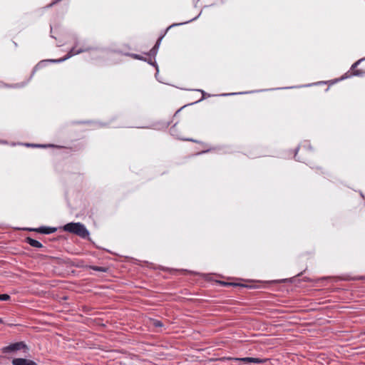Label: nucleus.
I'll list each match as a JSON object with an SVG mask.
<instances>
[{"label": "nucleus", "instance_id": "f257e3e1", "mask_svg": "<svg viewBox=\"0 0 365 365\" xmlns=\"http://www.w3.org/2000/svg\"><path fill=\"white\" fill-rule=\"evenodd\" d=\"M93 50V48L91 47H83V48H76V46H73L68 52V53L63 57V58H59V59H48V60H44V61H41L40 62H38L34 68L33 71H32V73H31V76L35 73V72L43 68L46 63L47 62H52V63H61V62H63L67 59H68L69 58H71V56H75V55H77V54H79V53H83V52H87V51H90Z\"/></svg>", "mask_w": 365, "mask_h": 365}, {"label": "nucleus", "instance_id": "f03ea898", "mask_svg": "<svg viewBox=\"0 0 365 365\" xmlns=\"http://www.w3.org/2000/svg\"><path fill=\"white\" fill-rule=\"evenodd\" d=\"M364 61H365V57L356 61L354 63H353L351 65L350 69L346 73H345L340 78H336V79L331 81L330 84H334V83L341 81L342 80L349 78L351 76H359V77L364 76L365 75V71L356 68L357 66L359 65V63Z\"/></svg>", "mask_w": 365, "mask_h": 365}, {"label": "nucleus", "instance_id": "7ed1b4c3", "mask_svg": "<svg viewBox=\"0 0 365 365\" xmlns=\"http://www.w3.org/2000/svg\"><path fill=\"white\" fill-rule=\"evenodd\" d=\"M63 230L66 232L73 233L83 239L89 235V232L84 225L81 222H70L64 225Z\"/></svg>", "mask_w": 365, "mask_h": 365}, {"label": "nucleus", "instance_id": "20e7f679", "mask_svg": "<svg viewBox=\"0 0 365 365\" xmlns=\"http://www.w3.org/2000/svg\"><path fill=\"white\" fill-rule=\"evenodd\" d=\"M170 133H171L172 135L176 137L177 138H178L180 140H184V141H191V142H193V143H199V144L202 145L203 148L205 150H202V152L197 153L196 155H200V154H202V153H206L210 152L212 150H215L214 148H211L209 145H207V143H205L203 142H201V141H199V140H195V139H192V138H184L182 136V133L178 130V128L176 126V123L173 126H172L170 128Z\"/></svg>", "mask_w": 365, "mask_h": 365}, {"label": "nucleus", "instance_id": "39448f33", "mask_svg": "<svg viewBox=\"0 0 365 365\" xmlns=\"http://www.w3.org/2000/svg\"><path fill=\"white\" fill-rule=\"evenodd\" d=\"M183 24V23H180V24H173L172 25L169 26L166 29L165 31H164V33L158 38V39L157 40L155 46L150 49V51L147 53V55L150 56V58L148 60V63L155 66L156 68H158V66H157V63L154 61L153 62V60H152V57L155 58V56H156L157 53H158V50L159 48V46L160 45V43L162 41V39L164 38V36H165V34H167V32L168 31V30L174 26H180V25H182Z\"/></svg>", "mask_w": 365, "mask_h": 365}, {"label": "nucleus", "instance_id": "423d86ee", "mask_svg": "<svg viewBox=\"0 0 365 365\" xmlns=\"http://www.w3.org/2000/svg\"><path fill=\"white\" fill-rule=\"evenodd\" d=\"M21 350L23 351L25 356L29 353V349L24 341L12 343L1 348V352L4 354L16 353Z\"/></svg>", "mask_w": 365, "mask_h": 365}, {"label": "nucleus", "instance_id": "0eeeda50", "mask_svg": "<svg viewBox=\"0 0 365 365\" xmlns=\"http://www.w3.org/2000/svg\"><path fill=\"white\" fill-rule=\"evenodd\" d=\"M27 146L38 147V148L53 147V148H66V149H69V150H73V151H78V150H80L82 148V145H76L73 148H71V147H63V146L56 145H53V144H48V145L27 144Z\"/></svg>", "mask_w": 365, "mask_h": 365}, {"label": "nucleus", "instance_id": "6e6552de", "mask_svg": "<svg viewBox=\"0 0 365 365\" xmlns=\"http://www.w3.org/2000/svg\"><path fill=\"white\" fill-rule=\"evenodd\" d=\"M218 283L223 286V287H245L249 289H255L257 287L255 284H242V283H237V282H227L225 281H219Z\"/></svg>", "mask_w": 365, "mask_h": 365}, {"label": "nucleus", "instance_id": "1a4fd4ad", "mask_svg": "<svg viewBox=\"0 0 365 365\" xmlns=\"http://www.w3.org/2000/svg\"><path fill=\"white\" fill-rule=\"evenodd\" d=\"M235 361H240L244 362L245 364H250V363H255V364H264L266 361L265 359H262L259 358H254V357H244V358H233L232 359Z\"/></svg>", "mask_w": 365, "mask_h": 365}, {"label": "nucleus", "instance_id": "9d476101", "mask_svg": "<svg viewBox=\"0 0 365 365\" xmlns=\"http://www.w3.org/2000/svg\"><path fill=\"white\" fill-rule=\"evenodd\" d=\"M29 230L36 232L41 234L49 235L55 232L56 231V228L42 226L38 228H30Z\"/></svg>", "mask_w": 365, "mask_h": 365}, {"label": "nucleus", "instance_id": "9b49d317", "mask_svg": "<svg viewBox=\"0 0 365 365\" xmlns=\"http://www.w3.org/2000/svg\"><path fill=\"white\" fill-rule=\"evenodd\" d=\"M11 363L13 365H37L35 361L24 358H15Z\"/></svg>", "mask_w": 365, "mask_h": 365}, {"label": "nucleus", "instance_id": "f8f14e48", "mask_svg": "<svg viewBox=\"0 0 365 365\" xmlns=\"http://www.w3.org/2000/svg\"><path fill=\"white\" fill-rule=\"evenodd\" d=\"M25 242L30 245L31 247H36V248H41L43 247V245L38 242V240H36L30 237H27L24 240Z\"/></svg>", "mask_w": 365, "mask_h": 365}, {"label": "nucleus", "instance_id": "ddd939ff", "mask_svg": "<svg viewBox=\"0 0 365 365\" xmlns=\"http://www.w3.org/2000/svg\"><path fill=\"white\" fill-rule=\"evenodd\" d=\"M86 269H90L96 272H107L108 271V267H100V266H96V265H88L86 267Z\"/></svg>", "mask_w": 365, "mask_h": 365}, {"label": "nucleus", "instance_id": "4468645a", "mask_svg": "<svg viewBox=\"0 0 365 365\" xmlns=\"http://www.w3.org/2000/svg\"><path fill=\"white\" fill-rule=\"evenodd\" d=\"M125 55L128 56L134 59L148 61V59L146 58H144L143 56H142L139 54L128 53H125Z\"/></svg>", "mask_w": 365, "mask_h": 365}, {"label": "nucleus", "instance_id": "2eb2a0df", "mask_svg": "<svg viewBox=\"0 0 365 365\" xmlns=\"http://www.w3.org/2000/svg\"><path fill=\"white\" fill-rule=\"evenodd\" d=\"M153 325L155 327H163V322L161 321H160V320H158V319H153Z\"/></svg>", "mask_w": 365, "mask_h": 365}, {"label": "nucleus", "instance_id": "dca6fc26", "mask_svg": "<svg viewBox=\"0 0 365 365\" xmlns=\"http://www.w3.org/2000/svg\"><path fill=\"white\" fill-rule=\"evenodd\" d=\"M11 297L7 294H0V301H9Z\"/></svg>", "mask_w": 365, "mask_h": 365}, {"label": "nucleus", "instance_id": "f3484780", "mask_svg": "<svg viewBox=\"0 0 365 365\" xmlns=\"http://www.w3.org/2000/svg\"><path fill=\"white\" fill-rule=\"evenodd\" d=\"M168 270H169V272L172 274H175V273H178V272H180V273H184V272H187V270H184V269H180V270H178V269H167Z\"/></svg>", "mask_w": 365, "mask_h": 365}, {"label": "nucleus", "instance_id": "a211bd4d", "mask_svg": "<svg viewBox=\"0 0 365 365\" xmlns=\"http://www.w3.org/2000/svg\"><path fill=\"white\" fill-rule=\"evenodd\" d=\"M61 0H53L51 4H49L47 7H51L52 6L58 4V2H60Z\"/></svg>", "mask_w": 365, "mask_h": 365}, {"label": "nucleus", "instance_id": "6ab92c4d", "mask_svg": "<svg viewBox=\"0 0 365 365\" xmlns=\"http://www.w3.org/2000/svg\"><path fill=\"white\" fill-rule=\"evenodd\" d=\"M299 148H297L296 150H295V153H294V158L297 160H299V159L297 158V152L299 150Z\"/></svg>", "mask_w": 365, "mask_h": 365}, {"label": "nucleus", "instance_id": "aec40b11", "mask_svg": "<svg viewBox=\"0 0 365 365\" xmlns=\"http://www.w3.org/2000/svg\"><path fill=\"white\" fill-rule=\"evenodd\" d=\"M181 109H182V108H180V109L178 110L175 112V113L174 114V116H176V115L178 114V113L181 110Z\"/></svg>", "mask_w": 365, "mask_h": 365}, {"label": "nucleus", "instance_id": "412c9836", "mask_svg": "<svg viewBox=\"0 0 365 365\" xmlns=\"http://www.w3.org/2000/svg\"><path fill=\"white\" fill-rule=\"evenodd\" d=\"M170 125V121L165 123V127H168Z\"/></svg>", "mask_w": 365, "mask_h": 365}, {"label": "nucleus", "instance_id": "4be33fe9", "mask_svg": "<svg viewBox=\"0 0 365 365\" xmlns=\"http://www.w3.org/2000/svg\"><path fill=\"white\" fill-rule=\"evenodd\" d=\"M3 324V320H2V319H1V318H0V324Z\"/></svg>", "mask_w": 365, "mask_h": 365}]
</instances>
